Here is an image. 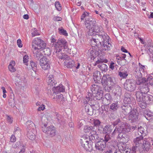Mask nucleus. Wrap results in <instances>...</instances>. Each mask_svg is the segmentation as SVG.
Wrapping results in <instances>:
<instances>
[{"mask_svg":"<svg viewBox=\"0 0 153 153\" xmlns=\"http://www.w3.org/2000/svg\"><path fill=\"white\" fill-rule=\"evenodd\" d=\"M109 37L106 34H96L91 39V44L92 47H102V51H108L112 46L109 43Z\"/></svg>","mask_w":153,"mask_h":153,"instance_id":"1","label":"nucleus"},{"mask_svg":"<svg viewBox=\"0 0 153 153\" xmlns=\"http://www.w3.org/2000/svg\"><path fill=\"white\" fill-rule=\"evenodd\" d=\"M114 126H116L117 131H122L123 132H128L130 131V128L126 123L121 122L120 120L118 119L113 123Z\"/></svg>","mask_w":153,"mask_h":153,"instance_id":"2","label":"nucleus"},{"mask_svg":"<svg viewBox=\"0 0 153 153\" xmlns=\"http://www.w3.org/2000/svg\"><path fill=\"white\" fill-rule=\"evenodd\" d=\"M97 83L94 84L92 85L91 87V90L93 94L95 95V98L97 100H99L102 97V88L97 84Z\"/></svg>","mask_w":153,"mask_h":153,"instance_id":"3","label":"nucleus"},{"mask_svg":"<svg viewBox=\"0 0 153 153\" xmlns=\"http://www.w3.org/2000/svg\"><path fill=\"white\" fill-rule=\"evenodd\" d=\"M101 82L102 85L105 87L107 86H111L114 85L115 81L114 77L111 76L109 74H105L103 75Z\"/></svg>","mask_w":153,"mask_h":153,"instance_id":"4","label":"nucleus"},{"mask_svg":"<svg viewBox=\"0 0 153 153\" xmlns=\"http://www.w3.org/2000/svg\"><path fill=\"white\" fill-rule=\"evenodd\" d=\"M47 123H43L42 124V131L51 137L55 136L56 133L55 127L53 126L48 127H47Z\"/></svg>","mask_w":153,"mask_h":153,"instance_id":"5","label":"nucleus"},{"mask_svg":"<svg viewBox=\"0 0 153 153\" xmlns=\"http://www.w3.org/2000/svg\"><path fill=\"white\" fill-rule=\"evenodd\" d=\"M33 48L35 50H40L46 48V44L44 42L39 38H35L32 42Z\"/></svg>","mask_w":153,"mask_h":153,"instance_id":"6","label":"nucleus"},{"mask_svg":"<svg viewBox=\"0 0 153 153\" xmlns=\"http://www.w3.org/2000/svg\"><path fill=\"white\" fill-rule=\"evenodd\" d=\"M124 88L127 90L132 92L136 89V85L135 82L132 79H127L124 84Z\"/></svg>","mask_w":153,"mask_h":153,"instance_id":"7","label":"nucleus"},{"mask_svg":"<svg viewBox=\"0 0 153 153\" xmlns=\"http://www.w3.org/2000/svg\"><path fill=\"white\" fill-rule=\"evenodd\" d=\"M88 33L89 36H93L97 33L105 34L103 30L102 27H99L96 24L92 28L89 30Z\"/></svg>","mask_w":153,"mask_h":153,"instance_id":"8","label":"nucleus"},{"mask_svg":"<svg viewBox=\"0 0 153 153\" xmlns=\"http://www.w3.org/2000/svg\"><path fill=\"white\" fill-rule=\"evenodd\" d=\"M63 47L64 49H66V51H68L69 50L68 43L66 40L64 38L59 39L57 41V45L55 48H61V49H62Z\"/></svg>","mask_w":153,"mask_h":153,"instance_id":"9","label":"nucleus"},{"mask_svg":"<svg viewBox=\"0 0 153 153\" xmlns=\"http://www.w3.org/2000/svg\"><path fill=\"white\" fill-rule=\"evenodd\" d=\"M49 59L47 58L43 57L40 59L39 64L42 70L48 71L50 68Z\"/></svg>","mask_w":153,"mask_h":153,"instance_id":"10","label":"nucleus"},{"mask_svg":"<svg viewBox=\"0 0 153 153\" xmlns=\"http://www.w3.org/2000/svg\"><path fill=\"white\" fill-rule=\"evenodd\" d=\"M90 138L88 136L84 135L80 139V142L82 146L85 149H87L88 148H92L91 144L90 146L89 145V141L90 140Z\"/></svg>","mask_w":153,"mask_h":153,"instance_id":"11","label":"nucleus"},{"mask_svg":"<svg viewBox=\"0 0 153 153\" xmlns=\"http://www.w3.org/2000/svg\"><path fill=\"white\" fill-rule=\"evenodd\" d=\"M91 95L92 94L91 93H89L88 94V97H86V98L87 100L86 101H87L88 100V101L87 102V104L85 106V109L87 114L90 115H92L93 114V110L92 107L91 105L88 103L89 102V101L93 99Z\"/></svg>","mask_w":153,"mask_h":153,"instance_id":"12","label":"nucleus"},{"mask_svg":"<svg viewBox=\"0 0 153 153\" xmlns=\"http://www.w3.org/2000/svg\"><path fill=\"white\" fill-rule=\"evenodd\" d=\"M65 61L64 62L65 65L68 68H71L74 67H75L76 69H78L80 66V64L70 59H65Z\"/></svg>","mask_w":153,"mask_h":153,"instance_id":"13","label":"nucleus"},{"mask_svg":"<svg viewBox=\"0 0 153 153\" xmlns=\"http://www.w3.org/2000/svg\"><path fill=\"white\" fill-rule=\"evenodd\" d=\"M54 53L57 57L61 59H70L68 55L62 53V49L58 48L54 49Z\"/></svg>","mask_w":153,"mask_h":153,"instance_id":"14","label":"nucleus"},{"mask_svg":"<svg viewBox=\"0 0 153 153\" xmlns=\"http://www.w3.org/2000/svg\"><path fill=\"white\" fill-rule=\"evenodd\" d=\"M138 113L136 109H133L130 112L128 116L129 120L132 122H134L138 120Z\"/></svg>","mask_w":153,"mask_h":153,"instance_id":"15","label":"nucleus"},{"mask_svg":"<svg viewBox=\"0 0 153 153\" xmlns=\"http://www.w3.org/2000/svg\"><path fill=\"white\" fill-rule=\"evenodd\" d=\"M85 23L86 27L89 30L96 24V21L94 19L90 16L89 18H86Z\"/></svg>","mask_w":153,"mask_h":153,"instance_id":"16","label":"nucleus"},{"mask_svg":"<svg viewBox=\"0 0 153 153\" xmlns=\"http://www.w3.org/2000/svg\"><path fill=\"white\" fill-rule=\"evenodd\" d=\"M117 146L119 151L122 153H127L128 152V149L127 147L126 143L122 142L117 143Z\"/></svg>","mask_w":153,"mask_h":153,"instance_id":"17","label":"nucleus"},{"mask_svg":"<svg viewBox=\"0 0 153 153\" xmlns=\"http://www.w3.org/2000/svg\"><path fill=\"white\" fill-rule=\"evenodd\" d=\"M102 103L104 105H107L109 104L112 100V97L109 93H107L105 95V97L102 99Z\"/></svg>","mask_w":153,"mask_h":153,"instance_id":"18","label":"nucleus"},{"mask_svg":"<svg viewBox=\"0 0 153 153\" xmlns=\"http://www.w3.org/2000/svg\"><path fill=\"white\" fill-rule=\"evenodd\" d=\"M149 138H145L143 143V146L142 147L141 150H146L148 151L149 150L150 148L151 143L149 141Z\"/></svg>","mask_w":153,"mask_h":153,"instance_id":"19","label":"nucleus"},{"mask_svg":"<svg viewBox=\"0 0 153 153\" xmlns=\"http://www.w3.org/2000/svg\"><path fill=\"white\" fill-rule=\"evenodd\" d=\"M131 94L128 92H126L124 94L123 102L125 104H130L133 100Z\"/></svg>","mask_w":153,"mask_h":153,"instance_id":"20","label":"nucleus"},{"mask_svg":"<svg viewBox=\"0 0 153 153\" xmlns=\"http://www.w3.org/2000/svg\"><path fill=\"white\" fill-rule=\"evenodd\" d=\"M106 146V144L101 141H99L95 143V147L96 149L100 151H103Z\"/></svg>","mask_w":153,"mask_h":153,"instance_id":"21","label":"nucleus"},{"mask_svg":"<svg viewBox=\"0 0 153 153\" xmlns=\"http://www.w3.org/2000/svg\"><path fill=\"white\" fill-rule=\"evenodd\" d=\"M143 138L142 137L140 138L137 137L134 139L133 140L136 146L138 147V149L141 150L143 146Z\"/></svg>","mask_w":153,"mask_h":153,"instance_id":"22","label":"nucleus"},{"mask_svg":"<svg viewBox=\"0 0 153 153\" xmlns=\"http://www.w3.org/2000/svg\"><path fill=\"white\" fill-rule=\"evenodd\" d=\"M122 112L125 115H127L130 113L132 110V107L130 105H123L121 107Z\"/></svg>","mask_w":153,"mask_h":153,"instance_id":"23","label":"nucleus"},{"mask_svg":"<svg viewBox=\"0 0 153 153\" xmlns=\"http://www.w3.org/2000/svg\"><path fill=\"white\" fill-rule=\"evenodd\" d=\"M101 76L102 75L99 71H96L94 72L93 79L96 83H100Z\"/></svg>","mask_w":153,"mask_h":153,"instance_id":"24","label":"nucleus"},{"mask_svg":"<svg viewBox=\"0 0 153 153\" xmlns=\"http://www.w3.org/2000/svg\"><path fill=\"white\" fill-rule=\"evenodd\" d=\"M52 91L53 93H51V94H57L58 92H64L65 90L64 87L61 85L53 87L52 88Z\"/></svg>","mask_w":153,"mask_h":153,"instance_id":"25","label":"nucleus"},{"mask_svg":"<svg viewBox=\"0 0 153 153\" xmlns=\"http://www.w3.org/2000/svg\"><path fill=\"white\" fill-rule=\"evenodd\" d=\"M92 123H93L94 126L98 127V131L101 132L102 129V126L100 125L101 122L99 120L97 119H93L91 120Z\"/></svg>","mask_w":153,"mask_h":153,"instance_id":"26","label":"nucleus"},{"mask_svg":"<svg viewBox=\"0 0 153 153\" xmlns=\"http://www.w3.org/2000/svg\"><path fill=\"white\" fill-rule=\"evenodd\" d=\"M36 131L35 129L30 130L27 131V136L30 139L33 140L35 138Z\"/></svg>","mask_w":153,"mask_h":153,"instance_id":"27","label":"nucleus"},{"mask_svg":"<svg viewBox=\"0 0 153 153\" xmlns=\"http://www.w3.org/2000/svg\"><path fill=\"white\" fill-rule=\"evenodd\" d=\"M144 101H146L148 104L153 102V96L152 95L144 94Z\"/></svg>","mask_w":153,"mask_h":153,"instance_id":"28","label":"nucleus"},{"mask_svg":"<svg viewBox=\"0 0 153 153\" xmlns=\"http://www.w3.org/2000/svg\"><path fill=\"white\" fill-rule=\"evenodd\" d=\"M137 78L136 83L137 85H140L142 84L146 83V79L142 78V76H140L139 75H136L135 76Z\"/></svg>","mask_w":153,"mask_h":153,"instance_id":"29","label":"nucleus"},{"mask_svg":"<svg viewBox=\"0 0 153 153\" xmlns=\"http://www.w3.org/2000/svg\"><path fill=\"white\" fill-rule=\"evenodd\" d=\"M47 82L48 85L52 86L55 85L56 84V82L54 79L53 75H49Z\"/></svg>","mask_w":153,"mask_h":153,"instance_id":"30","label":"nucleus"},{"mask_svg":"<svg viewBox=\"0 0 153 153\" xmlns=\"http://www.w3.org/2000/svg\"><path fill=\"white\" fill-rule=\"evenodd\" d=\"M84 131L85 133L90 132L91 134L92 133H93L94 134L96 132L94 127L92 126H85L84 128Z\"/></svg>","mask_w":153,"mask_h":153,"instance_id":"31","label":"nucleus"},{"mask_svg":"<svg viewBox=\"0 0 153 153\" xmlns=\"http://www.w3.org/2000/svg\"><path fill=\"white\" fill-rule=\"evenodd\" d=\"M53 99L56 100L58 102L60 103H63L65 99L63 97V95L61 94H59L58 95H56V96H55Z\"/></svg>","mask_w":153,"mask_h":153,"instance_id":"32","label":"nucleus"},{"mask_svg":"<svg viewBox=\"0 0 153 153\" xmlns=\"http://www.w3.org/2000/svg\"><path fill=\"white\" fill-rule=\"evenodd\" d=\"M27 131L30 130L35 129V126L33 122L31 120L27 121L26 123Z\"/></svg>","mask_w":153,"mask_h":153,"instance_id":"33","label":"nucleus"},{"mask_svg":"<svg viewBox=\"0 0 153 153\" xmlns=\"http://www.w3.org/2000/svg\"><path fill=\"white\" fill-rule=\"evenodd\" d=\"M112 131L111 129V126L109 125H106L104 128L102 127V131L101 132H100V133H103L104 134L110 133Z\"/></svg>","mask_w":153,"mask_h":153,"instance_id":"34","label":"nucleus"},{"mask_svg":"<svg viewBox=\"0 0 153 153\" xmlns=\"http://www.w3.org/2000/svg\"><path fill=\"white\" fill-rule=\"evenodd\" d=\"M137 100L138 102L144 100V94L141 92L138 91L136 93Z\"/></svg>","mask_w":153,"mask_h":153,"instance_id":"35","label":"nucleus"},{"mask_svg":"<svg viewBox=\"0 0 153 153\" xmlns=\"http://www.w3.org/2000/svg\"><path fill=\"white\" fill-rule=\"evenodd\" d=\"M111 140V137L108 134H106L104 136L101 137L100 139V141L106 144V143Z\"/></svg>","mask_w":153,"mask_h":153,"instance_id":"36","label":"nucleus"},{"mask_svg":"<svg viewBox=\"0 0 153 153\" xmlns=\"http://www.w3.org/2000/svg\"><path fill=\"white\" fill-rule=\"evenodd\" d=\"M129 132H123L122 131H118L115 129L113 132V134L114 135L117 133H120L118 135V138L121 140L124 137V136L126 135V134L128 133Z\"/></svg>","mask_w":153,"mask_h":153,"instance_id":"37","label":"nucleus"},{"mask_svg":"<svg viewBox=\"0 0 153 153\" xmlns=\"http://www.w3.org/2000/svg\"><path fill=\"white\" fill-rule=\"evenodd\" d=\"M146 83L144 84L143 86L141 87L140 89V92L143 94H146L149 91V88H148V85H147Z\"/></svg>","mask_w":153,"mask_h":153,"instance_id":"38","label":"nucleus"},{"mask_svg":"<svg viewBox=\"0 0 153 153\" xmlns=\"http://www.w3.org/2000/svg\"><path fill=\"white\" fill-rule=\"evenodd\" d=\"M91 134V135L89 136V137L90 138V139L91 140L90 143V144H91V143H93V141H94V140H95L98 139L99 137L98 136V134H97L96 131L95 133H94V134L93 133H92Z\"/></svg>","mask_w":153,"mask_h":153,"instance_id":"39","label":"nucleus"},{"mask_svg":"<svg viewBox=\"0 0 153 153\" xmlns=\"http://www.w3.org/2000/svg\"><path fill=\"white\" fill-rule=\"evenodd\" d=\"M41 51L40 50H38L36 51H34V56L37 59H39L42 56Z\"/></svg>","mask_w":153,"mask_h":153,"instance_id":"40","label":"nucleus"},{"mask_svg":"<svg viewBox=\"0 0 153 153\" xmlns=\"http://www.w3.org/2000/svg\"><path fill=\"white\" fill-rule=\"evenodd\" d=\"M97 66L102 71L105 72L107 71L108 70L107 65L102 63H100Z\"/></svg>","mask_w":153,"mask_h":153,"instance_id":"41","label":"nucleus"},{"mask_svg":"<svg viewBox=\"0 0 153 153\" xmlns=\"http://www.w3.org/2000/svg\"><path fill=\"white\" fill-rule=\"evenodd\" d=\"M15 65V62L14 61H11L8 66L9 70L11 72H14L16 71L15 68L14 66Z\"/></svg>","mask_w":153,"mask_h":153,"instance_id":"42","label":"nucleus"},{"mask_svg":"<svg viewBox=\"0 0 153 153\" xmlns=\"http://www.w3.org/2000/svg\"><path fill=\"white\" fill-rule=\"evenodd\" d=\"M51 45L52 47H54L55 48L57 45V41L56 39V37L54 36H52L50 38Z\"/></svg>","mask_w":153,"mask_h":153,"instance_id":"43","label":"nucleus"},{"mask_svg":"<svg viewBox=\"0 0 153 153\" xmlns=\"http://www.w3.org/2000/svg\"><path fill=\"white\" fill-rule=\"evenodd\" d=\"M31 36L32 37L40 35V33L36 28H32L31 30Z\"/></svg>","mask_w":153,"mask_h":153,"instance_id":"44","label":"nucleus"},{"mask_svg":"<svg viewBox=\"0 0 153 153\" xmlns=\"http://www.w3.org/2000/svg\"><path fill=\"white\" fill-rule=\"evenodd\" d=\"M90 17L89 13L87 12H84L81 16L80 19L81 21H82L85 18V21H86V18H89Z\"/></svg>","mask_w":153,"mask_h":153,"instance_id":"45","label":"nucleus"},{"mask_svg":"<svg viewBox=\"0 0 153 153\" xmlns=\"http://www.w3.org/2000/svg\"><path fill=\"white\" fill-rule=\"evenodd\" d=\"M148 104L144 101L138 102V105L139 106L142 108H145L146 107Z\"/></svg>","mask_w":153,"mask_h":153,"instance_id":"46","label":"nucleus"},{"mask_svg":"<svg viewBox=\"0 0 153 153\" xmlns=\"http://www.w3.org/2000/svg\"><path fill=\"white\" fill-rule=\"evenodd\" d=\"M30 64L32 70L36 72L37 69V65L36 63H35L32 61L30 62Z\"/></svg>","mask_w":153,"mask_h":153,"instance_id":"47","label":"nucleus"},{"mask_svg":"<svg viewBox=\"0 0 153 153\" xmlns=\"http://www.w3.org/2000/svg\"><path fill=\"white\" fill-rule=\"evenodd\" d=\"M59 33L61 34L64 35L65 36H68V34L67 32V31L64 29L62 27L61 28H59L58 29Z\"/></svg>","mask_w":153,"mask_h":153,"instance_id":"48","label":"nucleus"},{"mask_svg":"<svg viewBox=\"0 0 153 153\" xmlns=\"http://www.w3.org/2000/svg\"><path fill=\"white\" fill-rule=\"evenodd\" d=\"M119 106L117 102L112 103L111 105L110 109L112 110L115 111L118 108Z\"/></svg>","mask_w":153,"mask_h":153,"instance_id":"49","label":"nucleus"},{"mask_svg":"<svg viewBox=\"0 0 153 153\" xmlns=\"http://www.w3.org/2000/svg\"><path fill=\"white\" fill-rule=\"evenodd\" d=\"M42 50H41L42 51V50L43 49V52L45 55L48 56L51 55V51L49 48H42Z\"/></svg>","mask_w":153,"mask_h":153,"instance_id":"50","label":"nucleus"},{"mask_svg":"<svg viewBox=\"0 0 153 153\" xmlns=\"http://www.w3.org/2000/svg\"><path fill=\"white\" fill-rule=\"evenodd\" d=\"M126 56V55L125 54H123L119 56V55H117L116 59L118 60L122 61L123 60H126L125 59Z\"/></svg>","mask_w":153,"mask_h":153,"instance_id":"51","label":"nucleus"},{"mask_svg":"<svg viewBox=\"0 0 153 153\" xmlns=\"http://www.w3.org/2000/svg\"><path fill=\"white\" fill-rule=\"evenodd\" d=\"M144 116L148 120H152V113L151 112H148L147 113H145Z\"/></svg>","mask_w":153,"mask_h":153,"instance_id":"52","label":"nucleus"},{"mask_svg":"<svg viewBox=\"0 0 153 153\" xmlns=\"http://www.w3.org/2000/svg\"><path fill=\"white\" fill-rule=\"evenodd\" d=\"M119 75L122 78H125L128 75V74L126 72H120Z\"/></svg>","mask_w":153,"mask_h":153,"instance_id":"53","label":"nucleus"},{"mask_svg":"<svg viewBox=\"0 0 153 153\" xmlns=\"http://www.w3.org/2000/svg\"><path fill=\"white\" fill-rule=\"evenodd\" d=\"M55 5L57 10L60 11L62 9L61 6L59 1H56L55 3Z\"/></svg>","mask_w":153,"mask_h":153,"instance_id":"54","label":"nucleus"},{"mask_svg":"<svg viewBox=\"0 0 153 153\" xmlns=\"http://www.w3.org/2000/svg\"><path fill=\"white\" fill-rule=\"evenodd\" d=\"M138 130H139V132H140L143 134V136H145L146 135V133L145 132V129L143 127L140 126L138 127Z\"/></svg>","mask_w":153,"mask_h":153,"instance_id":"55","label":"nucleus"},{"mask_svg":"<svg viewBox=\"0 0 153 153\" xmlns=\"http://www.w3.org/2000/svg\"><path fill=\"white\" fill-rule=\"evenodd\" d=\"M21 129L18 127H15L14 128V131H13V133L16 134L17 133H21Z\"/></svg>","mask_w":153,"mask_h":153,"instance_id":"56","label":"nucleus"},{"mask_svg":"<svg viewBox=\"0 0 153 153\" xmlns=\"http://www.w3.org/2000/svg\"><path fill=\"white\" fill-rule=\"evenodd\" d=\"M147 82H149L146 83V84H148L149 83L151 85H153V78L151 76L147 78Z\"/></svg>","mask_w":153,"mask_h":153,"instance_id":"57","label":"nucleus"},{"mask_svg":"<svg viewBox=\"0 0 153 153\" xmlns=\"http://www.w3.org/2000/svg\"><path fill=\"white\" fill-rule=\"evenodd\" d=\"M121 140L123 141V143H126V142H127L129 140V139L128 135L126 134L125 136H124V137Z\"/></svg>","mask_w":153,"mask_h":153,"instance_id":"58","label":"nucleus"},{"mask_svg":"<svg viewBox=\"0 0 153 153\" xmlns=\"http://www.w3.org/2000/svg\"><path fill=\"white\" fill-rule=\"evenodd\" d=\"M135 135L136 137V138L138 137V138H140L141 137H143H143H144L143 136V134L141 133L140 132H139V130H138V131H137V132H136Z\"/></svg>","mask_w":153,"mask_h":153,"instance_id":"59","label":"nucleus"},{"mask_svg":"<svg viewBox=\"0 0 153 153\" xmlns=\"http://www.w3.org/2000/svg\"><path fill=\"white\" fill-rule=\"evenodd\" d=\"M137 147L135 146H133L132 147V148L131 149H128L129 150V153H136V148Z\"/></svg>","mask_w":153,"mask_h":153,"instance_id":"60","label":"nucleus"},{"mask_svg":"<svg viewBox=\"0 0 153 153\" xmlns=\"http://www.w3.org/2000/svg\"><path fill=\"white\" fill-rule=\"evenodd\" d=\"M121 89L120 86H117L116 89V91L115 92V94H121Z\"/></svg>","mask_w":153,"mask_h":153,"instance_id":"61","label":"nucleus"},{"mask_svg":"<svg viewBox=\"0 0 153 153\" xmlns=\"http://www.w3.org/2000/svg\"><path fill=\"white\" fill-rule=\"evenodd\" d=\"M115 66H116V65L115 63L114 62H111L110 63L109 68L113 70L114 69V67Z\"/></svg>","mask_w":153,"mask_h":153,"instance_id":"62","label":"nucleus"},{"mask_svg":"<svg viewBox=\"0 0 153 153\" xmlns=\"http://www.w3.org/2000/svg\"><path fill=\"white\" fill-rule=\"evenodd\" d=\"M7 121L9 123L11 124L13 122V118L9 116H7Z\"/></svg>","mask_w":153,"mask_h":153,"instance_id":"63","label":"nucleus"},{"mask_svg":"<svg viewBox=\"0 0 153 153\" xmlns=\"http://www.w3.org/2000/svg\"><path fill=\"white\" fill-rule=\"evenodd\" d=\"M144 70L142 69H141L140 68L139 70L137 71H135V72L136 73L138 72L137 74V75H139L140 76H142V73H143Z\"/></svg>","mask_w":153,"mask_h":153,"instance_id":"64","label":"nucleus"}]
</instances>
